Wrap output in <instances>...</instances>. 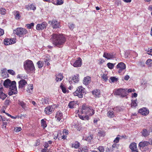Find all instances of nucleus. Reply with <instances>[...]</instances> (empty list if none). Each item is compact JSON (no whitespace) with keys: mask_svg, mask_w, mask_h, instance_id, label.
I'll use <instances>...</instances> for the list:
<instances>
[{"mask_svg":"<svg viewBox=\"0 0 152 152\" xmlns=\"http://www.w3.org/2000/svg\"><path fill=\"white\" fill-rule=\"evenodd\" d=\"M14 32L20 37H22L23 35L28 33V31L26 29L21 28H18L14 31Z\"/></svg>","mask_w":152,"mask_h":152,"instance_id":"39448f33","label":"nucleus"},{"mask_svg":"<svg viewBox=\"0 0 152 152\" xmlns=\"http://www.w3.org/2000/svg\"><path fill=\"white\" fill-rule=\"evenodd\" d=\"M113 151V149H111V148H106L105 151L107 152H112Z\"/></svg>","mask_w":152,"mask_h":152,"instance_id":"0e129e2a","label":"nucleus"},{"mask_svg":"<svg viewBox=\"0 0 152 152\" xmlns=\"http://www.w3.org/2000/svg\"><path fill=\"white\" fill-rule=\"evenodd\" d=\"M147 53L152 56V48L151 49H148L147 51Z\"/></svg>","mask_w":152,"mask_h":152,"instance_id":"680f3d73","label":"nucleus"},{"mask_svg":"<svg viewBox=\"0 0 152 152\" xmlns=\"http://www.w3.org/2000/svg\"><path fill=\"white\" fill-rule=\"evenodd\" d=\"M88 150L85 147H80L78 150V152H88Z\"/></svg>","mask_w":152,"mask_h":152,"instance_id":"2f4dec72","label":"nucleus"},{"mask_svg":"<svg viewBox=\"0 0 152 152\" xmlns=\"http://www.w3.org/2000/svg\"><path fill=\"white\" fill-rule=\"evenodd\" d=\"M130 149L132 150V151L137 150L136 144L135 142L132 143L129 146Z\"/></svg>","mask_w":152,"mask_h":152,"instance_id":"cd10ccee","label":"nucleus"},{"mask_svg":"<svg viewBox=\"0 0 152 152\" xmlns=\"http://www.w3.org/2000/svg\"><path fill=\"white\" fill-rule=\"evenodd\" d=\"M115 54L114 53H107L105 52L103 55V57L107 59H111L115 57Z\"/></svg>","mask_w":152,"mask_h":152,"instance_id":"9d476101","label":"nucleus"},{"mask_svg":"<svg viewBox=\"0 0 152 152\" xmlns=\"http://www.w3.org/2000/svg\"><path fill=\"white\" fill-rule=\"evenodd\" d=\"M81 113V114H85L88 115L83 116L78 114V116L79 118L83 120H88L89 119V116H92L94 114L95 110L92 107L88 106L84 104L82 106Z\"/></svg>","mask_w":152,"mask_h":152,"instance_id":"f257e3e1","label":"nucleus"},{"mask_svg":"<svg viewBox=\"0 0 152 152\" xmlns=\"http://www.w3.org/2000/svg\"><path fill=\"white\" fill-rule=\"evenodd\" d=\"M56 80L57 82L60 81L63 79L64 76L62 74H58L56 75Z\"/></svg>","mask_w":152,"mask_h":152,"instance_id":"bb28decb","label":"nucleus"},{"mask_svg":"<svg viewBox=\"0 0 152 152\" xmlns=\"http://www.w3.org/2000/svg\"><path fill=\"white\" fill-rule=\"evenodd\" d=\"M63 1L62 0H57L56 2L57 5H60L63 3Z\"/></svg>","mask_w":152,"mask_h":152,"instance_id":"6e6d98bb","label":"nucleus"},{"mask_svg":"<svg viewBox=\"0 0 152 152\" xmlns=\"http://www.w3.org/2000/svg\"><path fill=\"white\" fill-rule=\"evenodd\" d=\"M114 113H115V115H116L117 113L120 112L121 110V107H117L113 109Z\"/></svg>","mask_w":152,"mask_h":152,"instance_id":"473e14b6","label":"nucleus"},{"mask_svg":"<svg viewBox=\"0 0 152 152\" xmlns=\"http://www.w3.org/2000/svg\"><path fill=\"white\" fill-rule=\"evenodd\" d=\"M105 132L103 131H99L98 133V135L100 137H104L105 136Z\"/></svg>","mask_w":152,"mask_h":152,"instance_id":"a18cd8bd","label":"nucleus"},{"mask_svg":"<svg viewBox=\"0 0 152 152\" xmlns=\"http://www.w3.org/2000/svg\"><path fill=\"white\" fill-rule=\"evenodd\" d=\"M110 81L109 80V82L110 83L112 82L114 83L118 81V78L115 77H111L110 78Z\"/></svg>","mask_w":152,"mask_h":152,"instance_id":"a19ab883","label":"nucleus"},{"mask_svg":"<svg viewBox=\"0 0 152 152\" xmlns=\"http://www.w3.org/2000/svg\"><path fill=\"white\" fill-rule=\"evenodd\" d=\"M120 137V135H118L117 137L114 140V142L115 143H117L119 142L120 139H121L120 137Z\"/></svg>","mask_w":152,"mask_h":152,"instance_id":"864d4df0","label":"nucleus"},{"mask_svg":"<svg viewBox=\"0 0 152 152\" xmlns=\"http://www.w3.org/2000/svg\"><path fill=\"white\" fill-rule=\"evenodd\" d=\"M4 85L6 88H13L16 86V83L15 81L11 82L10 80L7 79L4 81Z\"/></svg>","mask_w":152,"mask_h":152,"instance_id":"0eeeda50","label":"nucleus"},{"mask_svg":"<svg viewBox=\"0 0 152 152\" xmlns=\"http://www.w3.org/2000/svg\"><path fill=\"white\" fill-rule=\"evenodd\" d=\"M60 87L61 90H62V92L64 93H66L67 92V90L66 87L63 84L61 83L60 86Z\"/></svg>","mask_w":152,"mask_h":152,"instance_id":"f704fd0d","label":"nucleus"},{"mask_svg":"<svg viewBox=\"0 0 152 152\" xmlns=\"http://www.w3.org/2000/svg\"><path fill=\"white\" fill-rule=\"evenodd\" d=\"M146 64L150 66H152V60L150 59H148L146 62Z\"/></svg>","mask_w":152,"mask_h":152,"instance_id":"79ce46f5","label":"nucleus"},{"mask_svg":"<svg viewBox=\"0 0 152 152\" xmlns=\"http://www.w3.org/2000/svg\"><path fill=\"white\" fill-rule=\"evenodd\" d=\"M18 104L20 105L25 111L28 110L30 109L29 106L23 102L19 101Z\"/></svg>","mask_w":152,"mask_h":152,"instance_id":"4468645a","label":"nucleus"},{"mask_svg":"<svg viewBox=\"0 0 152 152\" xmlns=\"http://www.w3.org/2000/svg\"><path fill=\"white\" fill-rule=\"evenodd\" d=\"M135 91V90L134 89H132L130 88L128 90L127 89V93L134 92Z\"/></svg>","mask_w":152,"mask_h":152,"instance_id":"052dcab7","label":"nucleus"},{"mask_svg":"<svg viewBox=\"0 0 152 152\" xmlns=\"http://www.w3.org/2000/svg\"><path fill=\"white\" fill-rule=\"evenodd\" d=\"M116 68L117 69V71L119 74H122L123 73L124 74L125 72L124 71L126 69V65L124 62H120L117 65Z\"/></svg>","mask_w":152,"mask_h":152,"instance_id":"423d86ee","label":"nucleus"},{"mask_svg":"<svg viewBox=\"0 0 152 152\" xmlns=\"http://www.w3.org/2000/svg\"><path fill=\"white\" fill-rule=\"evenodd\" d=\"M139 113L141 115L146 116L149 113V110L145 107H144L140 109L139 110Z\"/></svg>","mask_w":152,"mask_h":152,"instance_id":"2eb2a0df","label":"nucleus"},{"mask_svg":"<svg viewBox=\"0 0 152 152\" xmlns=\"http://www.w3.org/2000/svg\"><path fill=\"white\" fill-rule=\"evenodd\" d=\"M51 38L53 39L54 45L58 47H61L66 41V38L63 35L59 34H53Z\"/></svg>","mask_w":152,"mask_h":152,"instance_id":"f03ea898","label":"nucleus"},{"mask_svg":"<svg viewBox=\"0 0 152 152\" xmlns=\"http://www.w3.org/2000/svg\"><path fill=\"white\" fill-rule=\"evenodd\" d=\"M33 88V85L30 84L28 85L26 91L28 93H31L32 92Z\"/></svg>","mask_w":152,"mask_h":152,"instance_id":"c756f323","label":"nucleus"},{"mask_svg":"<svg viewBox=\"0 0 152 152\" xmlns=\"http://www.w3.org/2000/svg\"><path fill=\"white\" fill-rule=\"evenodd\" d=\"M82 65V59L78 58L73 64V65L75 67H79Z\"/></svg>","mask_w":152,"mask_h":152,"instance_id":"dca6fc26","label":"nucleus"},{"mask_svg":"<svg viewBox=\"0 0 152 152\" xmlns=\"http://www.w3.org/2000/svg\"><path fill=\"white\" fill-rule=\"evenodd\" d=\"M107 115L110 118H113L116 115L115 113L114 112V111L112 109L108 112Z\"/></svg>","mask_w":152,"mask_h":152,"instance_id":"5701e85b","label":"nucleus"},{"mask_svg":"<svg viewBox=\"0 0 152 152\" xmlns=\"http://www.w3.org/2000/svg\"><path fill=\"white\" fill-rule=\"evenodd\" d=\"M79 75L78 74L74 75L72 78H69V83L71 84L72 83V82L71 80H72V79L75 83H78L79 80Z\"/></svg>","mask_w":152,"mask_h":152,"instance_id":"ddd939ff","label":"nucleus"},{"mask_svg":"<svg viewBox=\"0 0 152 152\" xmlns=\"http://www.w3.org/2000/svg\"><path fill=\"white\" fill-rule=\"evenodd\" d=\"M58 121H60L63 119L62 113L60 111H58L55 116Z\"/></svg>","mask_w":152,"mask_h":152,"instance_id":"a211bd4d","label":"nucleus"},{"mask_svg":"<svg viewBox=\"0 0 152 152\" xmlns=\"http://www.w3.org/2000/svg\"><path fill=\"white\" fill-rule=\"evenodd\" d=\"M102 77L105 81H107V80L108 77L107 75L105 74H103L102 75Z\"/></svg>","mask_w":152,"mask_h":152,"instance_id":"3c124183","label":"nucleus"},{"mask_svg":"<svg viewBox=\"0 0 152 152\" xmlns=\"http://www.w3.org/2000/svg\"><path fill=\"white\" fill-rule=\"evenodd\" d=\"M77 103L76 101H71L68 104V106L70 108H73L74 107Z\"/></svg>","mask_w":152,"mask_h":152,"instance_id":"7c9ffc66","label":"nucleus"},{"mask_svg":"<svg viewBox=\"0 0 152 152\" xmlns=\"http://www.w3.org/2000/svg\"><path fill=\"white\" fill-rule=\"evenodd\" d=\"M45 61L48 66L50 64V63L48 62V61H49V58H48L46 57V58H45Z\"/></svg>","mask_w":152,"mask_h":152,"instance_id":"774afa93","label":"nucleus"},{"mask_svg":"<svg viewBox=\"0 0 152 152\" xmlns=\"http://www.w3.org/2000/svg\"><path fill=\"white\" fill-rule=\"evenodd\" d=\"M75 27V25L73 23H69V27L71 29H73Z\"/></svg>","mask_w":152,"mask_h":152,"instance_id":"4d7b16f0","label":"nucleus"},{"mask_svg":"<svg viewBox=\"0 0 152 152\" xmlns=\"http://www.w3.org/2000/svg\"><path fill=\"white\" fill-rule=\"evenodd\" d=\"M91 78L89 76H87L84 77L83 80V83L85 85H88L91 82Z\"/></svg>","mask_w":152,"mask_h":152,"instance_id":"4be33fe9","label":"nucleus"},{"mask_svg":"<svg viewBox=\"0 0 152 152\" xmlns=\"http://www.w3.org/2000/svg\"><path fill=\"white\" fill-rule=\"evenodd\" d=\"M92 93L95 97H99L100 95V91L99 90H96L92 91Z\"/></svg>","mask_w":152,"mask_h":152,"instance_id":"c85d7f7f","label":"nucleus"},{"mask_svg":"<svg viewBox=\"0 0 152 152\" xmlns=\"http://www.w3.org/2000/svg\"><path fill=\"white\" fill-rule=\"evenodd\" d=\"M2 121L3 122L2 127L3 128L4 127L5 128L6 127V125L7 124V121H8V120L7 119H6V118L4 117L2 119Z\"/></svg>","mask_w":152,"mask_h":152,"instance_id":"72a5a7b5","label":"nucleus"},{"mask_svg":"<svg viewBox=\"0 0 152 152\" xmlns=\"http://www.w3.org/2000/svg\"><path fill=\"white\" fill-rule=\"evenodd\" d=\"M48 23L51 25L53 28H58L60 26L59 23L55 20L49 21Z\"/></svg>","mask_w":152,"mask_h":152,"instance_id":"6e6552de","label":"nucleus"},{"mask_svg":"<svg viewBox=\"0 0 152 152\" xmlns=\"http://www.w3.org/2000/svg\"><path fill=\"white\" fill-rule=\"evenodd\" d=\"M42 126L43 128H45L47 125L46 123V122L44 119H42L41 121Z\"/></svg>","mask_w":152,"mask_h":152,"instance_id":"ea45409f","label":"nucleus"},{"mask_svg":"<svg viewBox=\"0 0 152 152\" xmlns=\"http://www.w3.org/2000/svg\"><path fill=\"white\" fill-rule=\"evenodd\" d=\"M10 102V100L9 99H6L4 103V105L6 106L8 105Z\"/></svg>","mask_w":152,"mask_h":152,"instance_id":"69168bd1","label":"nucleus"},{"mask_svg":"<svg viewBox=\"0 0 152 152\" xmlns=\"http://www.w3.org/2000/svg\"><path fill=\"white\" fill-rule=\"evenodd\" d=\"M30 7L31 9L32 10H36V7L34 5L32 4H31L30 5Z\"/></svg>","mask_w":152,"mask_h":152,"instance_id":"e2e57ef3","label":"nucleus"},{"mask_svg":"<svg viewBox=\"0 0 152 152\" xmlns=\"http://www.w3.org/2000/svg\"><path fill=\"white\" fill-rule=\"evenodd\" d=\"M97 149L100 152H104V148L102 146H99L97 148Z\"/></svg>","mask_w":152,"mask_h":152,"instance_id":"de8ad7c7","label":"nucleus"},{"mask_svg":"<svg viewBox=\"0 0 152 152\" xmlns=\"http://www.w3.org/2000/svg\"><path fill=\"white\" fill-rule=\"evenodd\" d=\"M93 138L92 135H90L87 137H86L84 138V140L88 141L89 142H91Z\"/></svg>","mask_w":152,"mask_h":152,"instance_id":"4c0bfd02","label":"nucleus"},{"mask_svg":"<svg viewBox=\"0 0 152 152\" xmlns=\"http://www.w3.org/2000/svg\"><path fill=\"white\" fill-rule=\"evenodd\" d=\"M85 89L82 86L78 87L76 91L73 93L74 95L77 96L79 98H81L83 97L85 93Z\"/></svg>","mask_w":152,"mask_h":152,"instance_id":"20e7f679","label":"nucleus"},{"mask_svg":"<svg viewBox=\"0 0 152 152\" xmlns=\"http://www.w3.org/2000/svg\"><path fill=\"white\" fill-rule=\"evenodd\" d=\"M10 90L8 94L10 96H11L13 94H15L17 93V91L16 86L13 88H10Z\"/></svg>","mask_w":152,"mask_h":152,"instance_id":"f3484780","label":"nucleus"},{"mask_svg":"<svg viewBox=\"0 0 152 152\" xmlns=\"http://www.w3.org/2000/svg\"><path fill=\"white\" fill-rule=\"evenodd\" d=\"M128 94L127 93L126 89H122L121 90V92L119 96L122 97H124L127 96Z\"/></svg>","mask_w":152,"mask_h":152,"instance_id":"b1692460","label":"nucleus"},{"mask_svg":"<svg viewBox=\"0 0 152 152\" xmlns=\"http://www.w3.org/2000/svg\"><path fill=\"white\" fill-rule=\"evenodd\" d=\"M63 134H64V133L63 131L60 132L59 134H58V133H56V136L54 137V139L55 140H56L58 136H60V135H63Z\"/></svg>","mask_w":152,"mask_h":152,"instance_id":"09e8293b","label":"nucleus"},{"mask_svg":"<svg viewBox=\"0 0 152 152\" xmlns=\"http://www.w3.org/2000/svg\"><path fill=\"white\" fill-rule=\"evenodd\" d=\"M58 137L59 140H61L62 139H65L66 138V136L64 134H63V135H60V136Z\"/></svg>","mask_w":152,"mask_h":152,"instance_id":"8fccbe9b","label":"nucleus"},{"mask_svg":"<svg viewBox=\"0 0 152 152\" xmlns=\"http://www.w3.org/2000/svg\"><path fill=\"white\" fill-rule=\"evenodd\" d=\"M8 72L9 73L12 75H14L15 74V72L12 69L8 70Z\"/></svg>","mask_w":152,"mask_h":152,"instance_id":"13d9d810","label":"nucleus"},{"mask_svg":"<svg viewBox=\"0 0 152 152\" xmlns=\"http://www.w3.org/2000/svg\"><path fill=\"white\" fill-rule=\"evenodd\" d=\"M137 100H132L131 104V106L136 107L137 105Z\"/></svg>","mask_w":152,"mask_h":152,"instance_id":"37998d69","label":"nucleus"},{"mask_svg":"<svg viewBox=\"0 0 152 152\" xmlns=\"http://www.w3.org/2000/svg\"><path fill=\"white\" fill-rule=\"evenodd\" d=\"M6 10L5 9L1 8L0 9V13L2 15H4L6 13Z\"/></svg>","mask_w":152,"mask_h":152,"instance_id":"5fc2aeb1","label":"nucleus"},{"mask_svg":"<svg viewBox=\"0 0 152 152\" xmlns=\"http://www.w3.org/2000/svg\"><path fill=\"white\" fill-rule=\"evenodd\" d=\"M55 105H50L46 107L45 109V113L48 115L51 114L53 111Z\"/></svg>","mask_w":152,"mask_h":152,"instance_id":"1a4fd4ad","label":"nucleus"},{"mask_svg":"<svg viewBox=\"0 0 152 152\" xmlns=\"http://www.w3.org/2000/svg\"><path fill=\"white\" fill-rule=\"evenodd\" d=\"M152 142L151 141L150 142H148L146 141L140 142L139 145V146L140 147H143L145 146H147L149 145H152Z\"/></svg>","mask_w":152,"mask_h":152,"instance_id":"6ab92c4d","label":"nucleus"},{"mask_svg":"<svg viewBox=\"0 0 152 152\" xmlns=\"http://www.w3.org/2000/svg\"><path fill=\"white\" fill-rule=\"evenodd\" d=\"M4 89L3 88H0V99L4 100L7 96L3 92Z\"/></svg>","mask_w":152,"mask_h":152,"instance_id":"412c9836","label":"nucleus"},{"mask_svg":"<svg viewBox=\"0 0 152 152\" xmlns=\"http://www.w3.org/2000/svg\"><path fill=\"white\" fill-rule=\"evenodd\" d=\"M80 146V143L77 141H76L72 143V147L75 148H77Z\"/></svg>","mask_w":152,"mask_h":152,"instance_id":"c9c22d12","label":"nucleus"},{"mask_svg":"<svg viewBox=\"0 0 152 152\" xmlns=\"http://www.w3.org/2000/svg\"><path fill=\"white\" fill-rule=\"evenodd\" d=\"M37 64L39 68H41L43 66V64L42 62L41 61H39L37 62Z\"/></svg>","mask_w":152,"mask_h":152,"instance_id":"603ef678","label":"nucleus"},{"mask_svg":"<svg viewBox=\"0 0 152 152\" xmlns=\"http://www.w3.org/2000/svg\"><path fill=\"white\" fill-rule=\"evenodd\" d=\"M117 148V144L115 143L113 144L112 146V148H111V149H113V151L115 150V149H116Z\"/></svg>","mask_w":152,"mask_h":152,"instance_id":"bf43d9fd","label":"nucleus"},{"mask_svg":"<svg viewBox=\"0 0 152 152\" xmlns=\"http://www.w3.org/2000/svg\"><path fill=\"white\" fill-rule=\"evenodd\" d=\"M122 89H118L115 90L114 91V94L117 95H120Z\"/></svg>","mask_w":152,"mask_h":152,"instance_id":"58836bf2","label":"nucleus"},{"mask_svg":"<svg viewBox=\"0 0 152 152\" xmlns=\"http://www.w3.org/2000/svg\"><path fill=\"white\" fill-rule=\"evenodd\" d=\"M23 66L25 70L28 73L35 70L34 64L31 60H27L25 61Z\"/></svg>","mask_w":152,"mask_h":152,"instance_id":"7ed1b4c3","label":"nucleus"},{"mask_svg":"<svg viewBox=\"0 0 152 152\" xmlns=\"http://www.w3.org/2000/svg\"><path fill=\"white\" fill-rule=\"evenodd\" d=\"M115 64V63L113 64L109 62L107 63V66L109 69H112L113 68Z\"/></svg>","mask_w":152,"mask_h":152,"instance_id":"e433bc0d","label":"nucleus"},{"mask_svg":"<svg viewBox=\"0 0 152 152\" xmlns=\"http://www.w3.org/2000/svg\"><path fill=\"white\" fill-rule=\"evenodd\" d=\"M15 18L17 20H18L20 19V15L19 14V12L18 11H16L15 13Z\"/></svg>","mask_w":152,"mask_h":152,"instance_id":"c03bdc74","label":"nucleus"},{"mask_svg":"<svg viewBox=\"0 0 152 152\" xmlns=\"http://www.w3.org/2000/svg\"><path fill=\"white\" fill-rule=\"evenodd\" d=\"M47 25L46 22H43L41 24H39L37 25L36 29L38 30H41L45 28Z\"/></svg>","mask_w":152,"mask_h":152,"instance_id":"f8f14e48","label":"nucleus"},{"mask_svg":"<svg viewBox=\"0 0 152 152\" xmlns=\"http://www.w3.org/2000/svg\"><path fill=\"white\" fill-rule=\"evenodd\" d=\"M41 101L43 104H49L50 102V100L49 98L46 97L42 98L41 100Z\"/></svg>","mask_w":152,"mask_h":152,"instance_id":"a878e982","label":"nucleus"},{"mask_svg":"<svg viewBox=\"0 0 152 152\" xmlns=\"http://www.w3.org/2000/svg\"><path fill=\"white\" fill-rule=\"evenodd\" d=\"M149 131L148 130L145 129H142V131L141 132L142 135L144 137H146L148 136L150 134Z\"/></svg>","mask_w":152,"mask_h":152,"instance_id":"393cba45","label":"nucleus"},{"mask_svg":"<svg viewBox=\"0 0 152 152\" xmlns=\"http://www.w3.org/2000/svg\"><path fill=\"white\" fill-rule=\"evenodd\" d=\"M19 86L18 88H22L24 87L27 84L26 82L24 80H21L18 82Z\"/></svg>","mask_w":152,"mask_h":152,"instance_id":"aec40b11","label":"nucleus"},{"mask_svg":"<svg viewBox=\"0 0 152 152\" xmlns=\"http://www.w3.org/2000/svg\"><path fill=\"white\" fill-rule=\"evenodd\" d=\"M4 33V30L3 29L0 28V36L3 35Z\"/></svg>","mask_w":152,"mask_h":152,"instance_id":"338daca9","label":"nucleus"},{"mask_svg":"<svg viewBox=\"0 0 152 152\" xmlns=\"http://www.w3.org/2000/svg\"><path fill=\"white\" fill-rule=\"evenodd\" d=\"M34 23H31L30 24H26V25L27 28L28 29L31 28L33 27L34 26Z\"/></svg>","mask_w":152,"mask_h":152,"instance_id":"49530a36","label":"nucleus"},{"mask_svg":"<svg viewBox=\"0 0 152 152\" xmlns=\"http://www.w3.org/2000/svg\"><path fill=\"white\" fill-rule=\"evenodd\" d=\"M15 43V39H14L6 38L4 40V44L6 45H8Z\"/></svg>","mask_w":152,"mask_h":152,"instance_id":"9b49d317","label":"nucleus"}]
</instances>
